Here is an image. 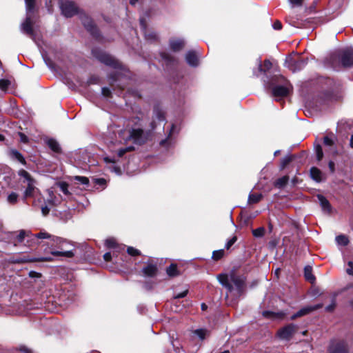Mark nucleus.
<instances>
[{
	"instance_id": "f257e3e1",
	"label": "nucleus",
	"mask_w": 353,
	"mask_h": 353,
	"mask_svg": "<svg viewBox=\"0 0 353 353\" xmlns=\"http://www.w3.org/2000/svg\"><path fill=\"white\" fill-rule=\"evenodd\" d=\"M36 239H48V244L52 248L51 254L55 256H65L72 258L74 256L72 250H66L65 247L68 242L61 237L51 235L49 233L41 231L35 234Z\"/></svg>"
},
{
	"instance_id": "f03ea898",
	"label": "nucleus",
	"mask_w": 353,
	"mask_h": 353,
	"mask_svg": "<svg viewBox=\"0 0 353 353\" xmlns=\"http://www.w3.org/2000/svg\"><path fill=\"white\" fill-rule=\"evenodd\" d=\"M267 78V82L272 87V95L275 97H286L292 92L293 86L283 75H274Z\"/></svg>"
},
{
	"instance_id": "7ed1b4c3",
	"label": "nucleus",
	"mask_w": 353,
	"mask_h": 353,
	"mask_svg": "<svg viewBox=\"0 0 353 353\" xmlns=\"http://www.w3.org/2000/svg\"><path fill=\"white\" fill-rule=\"evenodd\" d=\"M339 60L344 68H350L353 65V49L345 48L330 54L329 61L334 63Z\"/></svg>"
},
{
	"instance_id": "20e7f679",
	"label": "nucleus",
	"mask_w": 353,
	"mask_h": 353,
	"mask_svg": "<svg viewBox=\"0 0 353 353\" xmlns=\"http://www.w3.org/2000/svg\"><path fill=\"white\" fill-rule=\"evenodd\" d=\"M79 15L83 26L91 36L97 41H101L103 37L93 19L83 12H81Z\"/></svg>"
},
{
	"instance_id": "39448f33",
	"label": "nucleus",
	"mask_w": 353,
	"mask_h": 353,
	"mask_svg": "<svg viewBox=\"0 0 353 353\" xmlns=\"http://www.w3.org/2000/svg\"><path fill=\"white\" fill-rule=\"evenodd\" d=\"M319 83L321 85L322 92L321 95L322 98L325 100L332 101L334 99V90L336 88V81L334 79L321 77L319 79Z\"/></svg>"
},
{
	"instance_id": "423d86ee",
	"label": "nucleus",
	"mask_w": 353,
	"mask_h": 353,
	"mask_svg": "<svg viewBox=\"0 0 353 353\" xmlns=\"http://www.w3.org/2000/svg\"><path fill=\"white\" fill-rule=\"evenodd\" d=\"M92 54L105 65L110 66L114 69L123 70V64L110 54L96 49L92 50Z\"/></svg>"
},
{
	"instance_id": "0eeeda50",
	"label": "nucleus",
	"mask_w": 353,
	"mask_h": 353,
	"mask_svg": "<svg viewBox=\"0 0 353 353\" xmlns=\"http://www.w3.org/2000/svg\"><path fill=\"white\" fill-rule=\"evenodd\" d=\"M59 4L62 14L67 18L72 17L81 12L78 6L72 1H61Z\"/></svg>"
},
{
	"instance_id": "6e6552de",
	"label": "nucleus",
	"mask_w": 353,
	"mask_h": 353,
	"mask_svg": "<svg viewBox=\"0 0 353 353\" xmlns=\"http://www.w3.org/2000/svg\"><path fill=\"white\" fill-rule=\"evenodd\" d=\"M328 353H349L347 342L344 339H333L330 341L327 348Z\"/></svg>"
},
{
	"instance_id": "1a4fd4ad",
	"label": "nucleus",
	"mask_w": 353,
	"mask_h": 353,
	"mask_svg": "<svg viewBox=\"0 0 353 353\" xmlns=\"http://www.w3.org/2000/svg\"><path fill=\"white\" fill-rule=\"evenodd\" d=\"M298 329V325L290 323L279 329L277 332V335L281 339L290 341Z\"/></svg>"
},
{
	"instance_id": "9d476101",
	"label": "nucleus",
	"mask_w": 353,
	"mask_h": 353,
	"mask_svg": "<svg viewBox=\"0 0 353 353\" xmlns=\"http://www.w3.org/2000/svg\"><path fill=\"white\" fill-rule=\"evenodd\" d=\"M156 121L164 122L165 121V112L159 103H156L153 106V120L150 123L152 130L157 128Z\"/></svg>"
},
{
	"instance_id": "9b49d317",
	"label": "nucleus",
	"mask_w": 353,
	"mask_h": 353,
	"mask_svg": "<svg viewBox=\"0 0 353 353\" xmlns=\"http://www.w3.org/2000/svg\"><path fill=\"white\" fill-rule=\"evenodd\" d=\"M308 59L306 57H297L296 58H291L288 62V68L293 72L300 71L303 69L307 64Z\"/></svg>"
},
{
	"instance_id": "f8f14e48",
	"label": "nucleus",
	"mask_w": 353,
	"mask_h": 353,
	"mask_svg": "<svg viewBox=\"0 0 353 353\" xmlns=\"http://www.w3.org/2000/svg\"><path fill=\"white\" fill-rule=\"evenodd\" d=\"M230 281L235 285L238 296H242L245 292V278L232 273L230 274Z\"/></svg>"
},
{
	"instance_id": "ddd939ff",
	"label": "nucleus",
	"mask_w": 353,
	"mask_h": 353,
	"mask_svg": "<svg viewBox=\"0 0 353 353\" xmlns=\"http://www.w3.org/2000/svg\"><path fill=\"white\" fill-rule=\"evenodd\" d=\"M158 268L156 263L148 261L147 265L141 270V273L145 277L153 278L158 274Z\"/></svg>"
},
{
	"instance_id": "4468645a",
	"label": "nucleus",
	"mask_w": 353,
	"mask_h": 353,
	"mask_svg": "<svg viewBox=\"0 0 353 353\" xmlns=\"http://www.w3.org/2000/svg\"><path fill=\"white\" fill-rule=\"evenodd\" d=\"M21 28L23 32L31 38H34L35 32L33 28V23L31 17L27 16L25 21L22 23Z\"/></svg>"
},
{
	"instance_id": "2eb2a0df",
	"label": "nucleus",
	"mask_w": 353,
	"mask_h": 353,
	"mask_svg": "<svg viewBox=\"0 0 353 353\" xmlns=\"http://www.w3.org/2000/svg\"><path fill=\"white\" fill-rule=\"evenodd\" d=\"M143 135L144 131L141 128H132L130 130V136L136 143L142 144L145 142Z\"/></svg>"
},
{
	"instance_id": "dca6fc26",
	"label": "nucleus",
	"mask_w": 353,
	"mask_h": 353,
	"mask_svg": "<svg viewBox=\"0 0 353 353\" xmlns=\"http://www.w3.org/2000/svg\"><path fill=\"white\" fill-rule=\"evenodd\" d=\"M169 46L172 51L179 52L185 47V41L181 39H171L169 41Z\"/></svg>"
},
{
	"instance_id": "f3484780",
	"label": "nucleus",
	"mask_w": 353,
	"mask_h": 353,
	"mask_svg": "<svg viewBox=\"0 0 353 353\" xmlns=\"http://www.w3.org/2000/svg\"><path fill=\"white\" fill-rule=\"evenodd\" d=\"M185 60L188 64L192 67H196L199 65V58L195 51L190 50L185 54Z\"/></svg>"
},
{
	"instance_id": "a211bd4d",
	"label": "nucleus",
	"mask_w": 353,
	"mask_h": 353,
	"mask_svg": "<svg viewBox=\"0 0 353 353\" xmlns=\"http://www.w3.org/2000/svg\"><path fill=\"white\" fill-rule=\"evenodd\" d=\"M219 283L225 288L230 292L234 290V287L229 281L228 274H220L217 276Z\"/></svg>"
},
{
	"instance_id": "6ab92c4d",
	"label": "nucleus",
	"mask_w": 353,
	"mask_h": 353,
	"mask_svg": "<svg viewBox=\"0 0 353 353\" xmlns=\"http://www.w3.org/2000/svg\"><path fill=\"white\" fill-rule=\"evenodd\" d=\"M46 144L49 147V148L55 153L61 154L62 149L59 143V142L53 139L50 138L46 141Z\"/></svg>"
},
{
	"instance_id": "aec40b11",
	"label": "nucleus",
	"mask_w": 353,
	"mask_h": 353,
	"mask_svg": "<svg viewBox=\"0 0 353 353\" xmlns=\"http://www.w3.org/2000/svg\"><path fill=\"white\" fill-rule=\"evenodd\" d=\"M167 275L170 278H174L181 274V272L178 269L177 264L171 263L165 269Z\"/></svg>"
},
{
	"instance_id": "412c9836",
	"label": "nucleus",
	"mask_w": 353,
	"mask_h": 353,
	"mask_svg": "<svg viewBox=\"0 0 353 353\" xmlns=\"http://www.w3.org/2000/svg\"><path fill=\"white\" fill-rule=\"evenodd\" d=\"M10 156L12 159H14V160L19 161L22 165H27L26 159L24 158L23 154L20 152H19L17 150H16V149L10 150Z\"/></svg>"
},
{
	"instance_id": "4be33fe9",
	"label": "nucleus",
	"mask_w": 353,
	"mask_h": 353,
	"mask_svg": "<svg viewBox=\"0 0 353 353\" xmlns=\"http://www.w3.org/2000/svg\"><path fill=\"white\" fill-rule=\"evenodd\" d=\"M262 316L268 319H283L285 316V314L282 312H274L270 310H264L262 312Z\"/></svg>"
},
{
	"instance_id": "5701e85b",
	"label": "nucleus",
	"mask_w": 353,
	"mask_h": 353,
	"mask_svg": "<svg viewBox=\"0 0 353 353\" xmlns=\"http://www.w3.org/2000/svg\"><path fill=\"white\" fill-rule=\"evenodd\" d=\"M272 63L269 59H265L263 63L260 61L259 63L258 71L264 74L265 75H267V72L272 68Z\"/></svg>"
},
{
	"instance_id": "b1692460",
	"label": "nucleus",
	"mask_w": 353,
	"mask_h": 353,
	"mask_svg": "<svg viewBox=\"0 0 353 353\" xmlns=\"http://www.w3.org/2000/svg\"><path fill=\"white\" fill-rule=\"evenodd\" d=\"M34 235L35 234H32L30 231H26L21 230L19 231V234L16 236V241H17V243H21L24 241L25 237H28L30 239H36Z\"/></svg>"
},
{
	"instance_id": "393cba45",
	"label": "nucleus",
	"mask_w": 353,
	"mask_h": 353,
	"mask_svg": "<svg viewBox=\"0 0 353 353\" xmlns=\"http://www.w3.org/2000/svg\"><path fill=\"white\" fill-rule=\"evenodd\" d=\"M304 277L309 283L314 284L316 281V277L312 274V268L310 265H306L304 268Z\"/></svg>"
},
{
	"instance_id": "a878e982",
	"label": "nucleus",
	"mask_w": 353,
	"mask_h": 353,
	"mask_svg": "<svg viewBox=\"0 0 353 353\" xmlns=\"http://www.w3.org/2000/svg\"><path fill=\"white\" fill-rule=\"evenodd\" d=\"M317 198L319 201L320 205L324 211L330 212L332 206L329 201L322 194H318Z\"/></svg>"
},
{
	"instance_id": "bb28decb",
	"label": "nucleus",
	"mask_w": 353,
	"mask_h": 353,
	"mask_svg": "<svg viewBox=\"0 0 353 353\" xmlns=\"http://www.w3.org/2000/svg\"><path fill=\"white\" fill-rule=\"evenodd\" d=\"M311 178L316 182L322 181V172L316 167H312L310 170Z\"/></svg>"
},
{
	"instance_id": "cd10ccee",
	"label": "nucleus",
	"mask_w": 353,
	"mask_h": 353,
	"mask_svg": "<svg viewBox=\"0 0 353 353\" xmlns=\"http://www.w3.org/2000/svg\"><path fill=\"white\" fill-rule=\"evenodd\" d=\"M18 175L24 179V181H27L28 183H35V179L31 176V174L26 170L21 169L18 172Z\"/></svg>"
},
{
	"instance_id": "c85d7f7f",
	"label": "nucleus",
	"mask_w": 353,
	"mask_h": 353,
	"mask_svg": "<svg viewBox=\"0 0 353 353\" xmlns=\"http://www.w3.org/2000/svg\"><path fill=\"white\" fill-rule=\"evenodd\" d=\"M289 181V176L288 175H285L281 178L277 179L274 182V186L276 188H283Z\"/></svg>"
},
{
	"instance_id": "c756f323",
	"label": "nucleus",
	"mask_w": 353,
	"mask_h": 353,
	"mask_svg": "<svg viewBox=\"0 0 353 353\" xmlns=\"http://www.w3.org/2000/svg\"><path fill=\"white\" fill-rule=\"evenodd\" d=\"M160 57L168 65H172L176 61V59L172 55L165 52H161Z\"/></svg>"
},
{
	"instance_id": "7c9ffc66",
	"label": "nucleus",
	"mask_w": 353,
	"mask_h": 353,
	"mask_svg": "<svg viewBox=\"0 0 353 353\" xmlns=\"http://www.w3.org/2000/svg\"><path fill=\"white\" fill-rule=\"evenodd\" d=\"M122 74L119 72H113L108 74L109 84L111 87H114V84L119 80Z\"/></svg>"
},
{
	"instance_id": "2f4dec72",
	"label": "nucleus",
	"mask_w": 353,
	"mask_h": 353,
	"mask_svg": "<svg viewBox=\"0 0 353 353\" xmlns=\"http://www.w3.org/2000/svg\"><path fill=\"white\" fill-rule=\"evenodd\" d=\"M35 183H28L27 187L23 193V199L26 200L28 198L32 197L34 196V192L36 189L34 185Z\"/></svg>"
},
{
	"instance_id": "473e14b6",
	"label": "nucleus",
	"mask_w": 353,
	"mask_h": 353,
	"mask_svg": "<svg viewBox=\"0 0 353 353\" xmlns=\"http://www.w3.org/2000/svg\"><path fill=\"white\" fill-rule=\"evenodd\" d=\"M295 158L296 156L294 154L288 155L284 157L281 161L280 170H284L293 160L295 159Z\"/></svg>"
},
{
	"instance_id": "72a5a7b5",
	"label": "nucleus",
	"mask_w": 353,
	"mask_h": 353,
	"mask_svg": "<svg viewBox=\"0 0 353 353\" xmlns=\"http://www.w3.org/2000/svg\"><path fill=\"white\" fill-rule=\"evenodd\" d=\"M310 313V310L308 308V306H307V307L301 308L298 312H296L293 315H292L291 317H290V319L291 320H295L297 318L303 316L307 315V314H308Z\"/></svg>"
},
{
	"instance_id": "f704fd0d",
	"label": "nucleus",
	"mask_w": 353,
	"mask_h": 353,
	"mask_svg": "<svg viewBox=\"0 0 353 353\" xmlns=\"http://www.w3.org/2000/svg\"><path fill=\"white\" fill-rule=\"evenodd\" d=\"M263 198V195L261 194H250L248 196V203L249 204H255L261 201Z\"/></svg>"
},
{
	"instance_id": "c9c22d12",
	"label": "nucleus",
	"mask_w": 353,
	"mask_h": 353,
	"mask_svg": "<svg viewBox=\"0 0 353 353\" xmlns=\"http://www.w3.org/2000/svg\"><path fill=\"white\" fill-rule=\"evenodd\" d=\"M26 10L28 14L34 13L36 10V1L35 0H25Z\"/></svg>"
},
{
	"instance_id": "e433bc0d",
	"label": "nucleus",
	"mask_w": 353,
	"mask_h": 353,
	"mask_svg": "<svg viewBox=\"0 0 353 353\" xmlns=\"http://www.w3.org/2000/svg\"><path fill=\"white\" fill-rule=\"evenodd\" d=\"M224 254H225V251L223 249L214 250L212 252V259L215 261H218L221 260L224 256Z\"/></svg>"
},
{
	"instance_id": "4c0bfd02",
	"label": "nucleus",
	"mask_w": 353,
	"mask_h": 353,
	"mask_svg": "<svg viewBox=\"0 0 353 353\" xmlns=\"http://www.w3.org/2000/svg\"><path fill=\"white\" fill-rule=\"evenodd\" d=\"M11 85V81L9 79H0V90L3 92H7Z\"/></svg>"
},
{
	"instance_id": "58836bf2",
	"label": "nucleus",
	"mask_w": 353,
	"mask_h": 353,
	"mask_svg": "<svg viewBox=\"0 0 353 353\" xmlns=\"http://www.w3.org/2000/svg\"><path fill=\"white\" fill-rule=\"evenodd\" d=\"M105 245L109 249H114L118 246V243L115 239L108 238L105 241Z\"/></svg>"
},
{
	"instance_id": "ea45409f",
	"label": "nucleus",
	"mask_w": 353,
	"mask_h": 353,
	"mask_svg": "<svg viewBox=\"0 0 353 353\" xmlns=\"http://www.w3.org/2000/svg\"><path fill=\"white\" fill-rule=\"evenodd\" d=\"M126 252L131 256H138L141 255V252L139 250L132 246H128Z\"/></svg>"
},
{
	"instance_id": "a19ab883",
	"label": "nucleus",
	"mask_w": 353,
	"mask_h": 353,
	"mask_svg": "<svg viewBox=\"0 0 353 353\" xmlns=\"http://www.w3.org/2000/svg\"><path fill=\"white\" fill-rule=\"evenodd\" d=\"M58 186L60 189V190L65 194V195H69L70 194L69 190H68V184L66 182L62 181L59 183Z\"/></svg>"
},
{
	"instance_id": "79ce46f5",
	"label": "nucleus",
	"mask_w": 353,
	"mask_h": 353,
	"mask_svg": "<svg viewBox=\"0 0 353 353\" xmlns=\"http://www.w3.org/2000/svg\"><path fill=\"white\" fill-rule=\"evenodd\" d=\"M265 232V230L263 227H259L252 230V234L254 236L259 238L264 236Z\"/></svg>"
},
{
	"instance_id": "37998d69",
	"label": "nucleus",
	"mask_w": 353,
	"mask_h": 353,
	"mask_svg": "<svg viewBox=\"0 0 353 353\" xmlns=\"http://www.w3.org/2000/svg\"><path fill=\"white\" fill-rule=\"evenodd\" d=\"M336 240L339 244L342 245H347L349 243L347 237L343 234L337 236Z\"/></svg>"
},
{
	"instance_id": "c03bdc74",
	"label": "nucleus",
	"mask_w": 353,
	"mask_h": 353,
	"mask_svg": "<svg viewBox=\"0 0 353 353\" xmlns=\"http://www.w3.org/2000/svg\"><path fill=\"white\" fill-rule=\"evenodd\" d=\"M315 151H316L317 161H321L323 157V152L322 147L320 144H317L315 146Z\"/></svg>"
},
{
	"instance_id": "a18cd8bd",
	"label": "nucleus",
	"mask_w": 353,
	"mask_h": 353,
	"mask_svg": "<svg viewBox=\"0 0 353 353\" xmlns=\"http://www.w3.org/2000/svg\"><path fill=\"white\" fill-rule=\"evenodd\" d=\"M74 180L86 186L89 185V179L83 176H75Z\"/></svg>"
},
{
	"instance_id": "49530a36",
	"label": "nucleus",
	"mask_w": 353,
	"mask_h": 353,
	"mask_svg": "<svg viewBox=\"0 0 353 353\" xmlns=\"http://www.w3.org/2000/svg\"><path fill=\"white\" fill-rule=\"evenodd\" d=\"M18 194L15 192H11L8 196L9 203L14 205L17 202Z\"/></svg>"
},
{
	"instance_id": "de8ad7c7",
	"label": "nucleus",
	"mask_w": 353,
	"mask_h": 353,
	"mask_svg": "<svg viewBox=\"0 0 353 353\" xmlns=\"http://www.w3.org/2000/svg\"><path fill=\"white\" fill-rule=\"evenodd\" d=\"M206 332L207 331L205 329H197L194 331L195 334L198 336L201 340L205 339Z\"/></svg>"
},
{
	"instance_id": "09e8293b",
	"label": "nucleus",
	"mask_w": 353,
	"mask_h": 353,
	"mask_svg": "<svg viewBox=\"0 0 353 353\" xmlns=\"http://www.w3.org/2000/svg\"><path fill=\"white\" fill-rule=\"evenodd\" d=\"M336 306L335 298L332 299V303L325 307V310L327 312H332Z\"/></svg>"
},
{
	"instance_id": "8fccbe9b",
	"label": "nucleus",
	"mask_w": 353,
	"mask_h": 353,
	"mask_svg": "<svg viewBox=\"0 0 353 353\" xmlns=\"http://www.w3.org/2000/svg\"><path fill=\"white\" fill-rule=\"evenodd\" d=\"M237 241V236H233L225 245V248L227 250H229Z\"/></svg>"
},
{
	"instance_id": "3c124183",
	"label": "nucleus",
	"mask_w": 353,
	"mask_h": 353,
	"mask_svg": "<svg viewBox=\"0 0 353 353\" xmlns=\"http://www.w3.org/2000/svg\"><path fill=\"white\" fill-rule=\"evenodd\" d=\"M189 293L188 289L185 290L182 292L174 294L173 296V300L179 299L185 297Z\"/></svg>"
},
{
	"instance_id": "603ef678",
	"label": "nucleus",
	"mask_w": 353,
	"mask_h": 353,
	"mask_svg": "<svg viewBox=\"0 0 353 353\" xmlns=\"http://www.w3.org/2000/svg\"><path fill=\"white\" fill-rule=\"evenodd\" d=\"M101 93L105 97H107V98L112 97V92H111L110 89L107 87H104L102 88Z\"/></svg>"
},
{
	"instance_id": "864d4df0",
	"label": "nucleus",
	"mask_w": 353,
	"mask_h": 353,
	"mask_svg": "<svg viewBox=\"0 0 353 353\" xmlns=\"http://www.w3.org/2000/svg\"><path fill=\"white\" fill-rule=\"evenodd\" d=\"M29 260L27 259L26 257H17L12 261V263H17V264H21L26 262H28Z\"/></svg>"
},
{
	"instance_id": "5fc2aeb1",
	"label": "nucleus",
	"mask_w": 353,
	"mask_h": 353,
	"mask_svg": "<svg viewBox=\"0 0 353 353\" xmlns=\"http://www.w3.org/2000/svg\"><path fill=\"white\" fill-rule=\"evenodd\" d=\"M94 183L95 185L104 186L106 184V180L103 178H97L94 179Z\"/></svg>"
},
{
	"instance_id": "6e6d98bb",
	"label": "nucleus",
	"mask_w": 353,
	"mask_h": 353,
	"mask_svg": "<svg viewBox=\"0 0 353 353\" xmlns=\"http://www.w3.org/2000/svg\"><path fill=\"white\" fill-rule=\"evenodd\" d=\"M323 143L325 145L332 146L334 144V142L330 137L325 136L323 138Z\"/></svg>"
},
{
	"instance_id": "4d7b16f0",
	"label": "nucleus",
	"mask_w": 353,
	"mask_h": 353,
	"mask_svg": "<svg viewBox=\"0 0 353 353\" xmlns=\"http://www.w3.org/2000/svg\"><path fill=\"white\" fill-rule=\"evenodd\" d=\"M18 134L21 142L23 143H28L29 142V138L24 133L19 132Z\"/></svg>"
},
{
	"instance_id": "13d9d810",
	"label": "nucleus",
	"mask_w": 353,
	"mask_h": 353,
	"mask_svg": "<svg viewBox=\"0 0 353 353\" xmlns=\"http://www.w3.org/2000/svg\"><path fill=\"white\" fill-rule=\"evenodd\" d=\"M99 78L97 76L93 75L89 78L88 83L89 84H97L99 83Z\"/></svg>"
},
{
	"instance_id": "bf43d9fd",
	"label": "nucleus",
	"mask_w": 353,
	"mask_h": 353,
	"mask_svg": "<svg viewBox=\"0 0 353 353\" xmlns=\"http://www.w3.org/2000/svg\"><path fill=\"white\" fill-rule=\"evenodd\" d=\"M145 38L148 40L156 41L157 39V35L154 32H150L145 34Z\"/></svg>"
},
{
	"instance_id": "052dcab7",
	"label": "nucleus",
	"mask_w": 353,
	"mask_h": 353,
	"mask_svg": "<svg viewBox=\"0 0 353 353\" xmlns=\"http://www.w3.org/2000/svg\"><path fill=\"white\" fill-rule=\"evenodd\" d=\"M347 265H348V268L346 270V272L349 275L353 276V262L351 261H348Z\"/></svg>"
},
{
	"instance_id": "680f3d73",
	"label": "nucleus",
	"mask_w": 353,
	"mask_h": 353,
	"mask_svg": "<svg viewBox=\"0 0 353 353\" xmlns=\"http://www.w3.org/2000/svg\"><path fill=\"white\" fill-rule=\"evenodd\" d=\"M272 27L274 30H280L282 29V23L279 20H276L273 25H272Z\"/></svg>"
},
{
	"instance_id": "e2e57ef3",
	"label": "nucleus",
	"mask_w": 353,
	"mask_h": 353,
	"mask_svg": "<svg viewBox=\"0 0 353 353\" xmlns=\"http://www.w3.org/2000/svg\"><path fill=\"white\" fill-rule=\"evenodd\" d=\"M323 305L322 303H319V304H316V305H314L312 306H308V308L310 310V312H312L313 311L317 310L323 307Z\"/></svg>"
},
{
	"instance_id": "0e129e2a",
	"label": "nucleus",
	"mask_w": 353,
	"mask_h": 353,
	"mask_svg": "<svg viewBox=\"0 0 353 353\" xmlns=\"http://www.w3.org/2000/svg\"><path fill=\"white\" fill-rule=\"evenodd\" d=\"M19 350L23 353H33L32 350H30V348H28V347H26L25 345L20 346V347L19 348Z\"/></svg>"
},
{
	"instance_id": "69168bd1",
	"label": "nucleus",
	"mask_w": 353,
	"mask_h": 353,
	"mask_svg": "<svg viewBox=\"0 0 353 353\" xmlns=\"http://www.w3.org/2000/svg\"><path fill=\"white\" fill-rule=\"evenodd\" d=\"M29 276L30 278H40L41 276V274L35 271H30L29 272Z\"/></svg>"
},
{
	"instance_id": "338daca9",
	"label": "nucleus",
	"mask_w": 353,
	"mask_h": 353,
	"mask_svg": "<svg viewBox=\"0 0 353 353\" xmlns=\"http://www.w3.org/2000/svg\"><path fill=\"white\" fill-rule=\"evenodd\" d=\"M328 167H329V169H330V171L331 173H334L335 172V163L334 161H330L329 163H328Z\"/></svg>"
},
{
	"instance_id": "774afa93",
	"label": "nucleus",
	"mask_w": 353,
	"mask_h": 353,
	"mask_svg": "<svg viewBox=\"0 0 353 353\" xmlns=\"http://www.w3.org/2000/svg\"><path fill=\"white\" fill-rule=\"evenodd\" d=\"M103 160L107 163H115L116 161H117L114 158H112V157H104Z\"/></svg>"
}]
</instances>
